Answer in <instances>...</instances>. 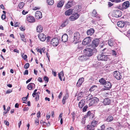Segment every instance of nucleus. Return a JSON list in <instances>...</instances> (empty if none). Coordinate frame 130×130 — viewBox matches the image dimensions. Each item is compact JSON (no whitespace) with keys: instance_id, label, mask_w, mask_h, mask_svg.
Listing matches in <instances>:
<instances>
[{"instance_id":"f257e3e1","label":"nucleus","mask_w":130,"mask_h":130,"mask_svg":"<svg viewBox=\"0 0 130 130\" xmlns=\"http://www.w3.org/2000/svg\"><path fill=\"white\" fill-rule=\"evenodd\" d=\"M96 48L91 49L90 48H87L84 50V53L86 56L90 57L92 56L94 52H96Z\"/></svg>"},{"instance_id":"f03ea898","label":"nucleus","mask_w":130,"mask_h":130,"mask_svg":"<svg viewBox=\"0 0 130 130\" xmlns=\"http://www.w3.org/2000/svg\"><path fill=\"white\" fill-rule=\"evenodd\" d=\"M104 53L99 54L97 56V59L99 60L106 61L110 59V55H106Z\"/></svg>"},{"instance_id":"7ed1b4c3","label":"nucleus","mask_w":130,"mask_h":130,"mask_svg":"<svg viewBox=\"0 0 130 130\" xmlns=\"http://www.w3.org/2000/svg\"><path fill=\"white\" fill-rule=\"evenodd\" d=\"M80 36L79 33L77 32H75L74 34L73 40L72 42L76 44L78 43L79 40Z\"/></svg>"},{"instance_id":"20e7f679","label":"nucleus","mask_w":130,"mask_h":130,"mask_svg":"<svg viewBox=\"0 0 130 130\" xmlns=\"http://www.w3.org/2000/svg\"><path fill=\"white\" fill-rule=\"evenodd\" d=\"M80 15L76 12H73L72 15L69 18V19L71 21H74L77 19L79 17Z\"/></svg>"},{"instance_id":"39448f33","label":"nucleus","mask_w":130,"mask_h":130,"mask_svg":"<svg viewBox=\"0 0 130 130\" xmlns=\"http://www.w3.org/2000/svg\"><path fill=\"white\" fill-rule=\"evenodd\" d=\"M59 40L57 38H54L52 39L50 42L51 44L54 47L56 46L58 44Z\"/></svg>"},{"instance_id":"423d86ee","label":"nucleus","mask_w":130,"mask_h":130,"mask_svg":"<svg viewBox=\"0 0 130 130\" xmlns=\"http://www.w3.org/2000/svg\"><path fill=\"white\" fill-rule=\"evenodd\" d=\"M114 77L118 80L121 79L122 77L121 74L118 71H116L113 73Z\"/></svg>"},{"instance_id":"0eeeda50","label":"nucleus","mask_w":130,"mask_h":130,"mask_svg":"<svg viewBox=\"0 0 130 130\" xmlns=\"http://www.w3.org/2000/svg\"><path fill=\"white\" fill-rule=\"evenodd\" d=\"M113 15L116 18H119L121 17L122 15V13L119 10H114L113 13Z\"/></svg>"},{"instance_id":"6e6552de","label":"nucleus","mask_w":130,"mask_h":130,"mask_svg":"<svg viewBox=\"0 0 130 130\" xmlns=\"http://www.w3.org/2000/svg\"><path fill=\"white\" fill-rule=\"evenodd\" d=\"M91 100L89 104V105L91 106L96 104L99 101L98 98L95 97H93Z\"/></svg>"},{"instance_id":"1a4fd4ad","label":"nucleus","mask_w":130,"mask_h":130,"mask_svg":"<svg viewBox=\"0 0 130 130\" xmlns=\"http://www.w3.org/2000/svg\"><path fill=\"white\" fill-rule=\"evenodd\" d=\"M91 41L90 37L85 38L83 41L82 44L84 45H86L89 44Z\"/></svg>"},{"instance_id":"9d476101","label":"nucleus","mask_w":130,"mask_h":130,"mask_svg":"<svg viewBox=\"0 0 130 130\" xmlns=\"http://www.w3.org/2000/svg\"><path fill=\"white\" fill-rule=\"evenodd\" d=\"M99 40L98 39L93 40L92 42V46L93 47H96L99 44Z\"/></svg>"},{"instance_id":"9b49d317","label":"nucleus","mask_w":130,"mask_h":130,"mask_svg":"<svg viewBox=\"0 0 130 130\" xmlns=\"http://www.w3.org/2000/svg\"><path fill=\"white\" fill-rule=\"evenodd\" d=\"M38 37L41 41H44L46 40V36L43 33H40L38 35Z\"/></svg>"},{"instance_id":"f8f14e48","label":"nucleus","mask_w":130,"mask_h":130,"mask_svg":"<svg viewBox=\"0 0 130 130\" xmlns=\"http://www.w3.org/2000/svg\"><path fill=\"white\" fill-rule=\"evenodd\" d=\"M26 18L27 20L30 23H33L35 21V19L32 16L27 15V16Z\"/></svg>"},{"instance_id":"ddd939ff","label":"nucleus","mask_w":130,"mask_h":130,"mask_svg":"<svg viewBox=\"0 0 130 130\" xmlns=\"http://www.w3.org/2000/svg\"><path fill=\"white\" fill-rule=\"evenodd\" d=\"M35 17L36 19H40L42 17L41 13L40 11H37L35 13Z\"/></svg>"},{"instance_id":"4468645a","label":"nucleus","mask_w":130,"mask_h":130,"mask_svg":"<svg viewBox=\"0 0 130 130\" xmlns=\"http://www.w3.org/2000/svg\"><path fill=\"white\" fill-rule=\"evenodd\" d=\"M117 25L119 27L122 28L125 26V24L123 21H120L117 23Z\"/></svg>"},{"instance_id":"2eb2a0df","label":"nucleus","mask_w":130,"mask_h":130,"mask_svg":"<svg viewBox=\"0 0 130 130\" xmlns=\"http://www.w3.org/2000/svg\"><path fill=\"white\" fill-rule=\"evenodd\" d=\"M35 87V85L33 83H31L29 84L27 86V88L29 90H31Z\"/></svg>"},{"instance_id":"dca6fc26","label":"nucleus","mask_w":130,"mask_h":130,"mask_svg":"<svg viewBox=\"0 0 130 130\" xmlns=\"http://www.w3.org/2000/svg\"><path fill=\"white\" fill-rule=\"evenodd\" d=\"M68 37L66 34H63L62 37V40L64 42L67 41L68 40Z\"/></svg>"},{"instance_id":"f3484780","label":"nucleus","mask_w":130,"mask_h":130,"mask_svg":"<svg viewBox=\"0 0 130 130\" xmlns=\"http://www.w3.org/2000/svg\"><path fill=\"white\" fill-rule=\"evenodd\" d=\"M84 80V79L83 77L79 78L76 84L77 86L79 87L83 82Z\"/></svg>"},{"instance_id":"a211bd4d","label":"nucleus","mask_w":130,"mask_h":130,"mask_svg":"<svg viewBox=\"0 0 130 130\" xmlns=\"http://www.w3.org/2000/svg\"><path fill=\"white\" fill-rule=\"evenodd\" d=\"M104 87L107 88V89L111 88L112 85L111 83L109 82H106L104 84Z\"/></svg>"},{"instance_id":"6ab92c4d","label":"nucleus","mask_w":130,"mask_h":130,"mask_svg":"<svg viewBox=\"0 0 130 130\" xmlns=\"http://www.w3.org/2000/svg\"><path fill=\"white\" fill-rule=\"evenodd\" d=\"M74 10L72 9H69L67 11H66L65 12V14L66 15H69L73 13Z\"/></svg>"},{"instance_id":"aec40b11","label":"nucleus","mask_w":130,"mask_h":130,"mask_svg":"<svg viewBox=\"0 0 130 130\" xmlns=\"http://www.w3.org/2000/svg\"><path fill=\"white\" fill-rule=\"evenodd\" d=\"M129 2L128 1H125L123 4V8H127L129 7Z\"/></svg>"},{"instance_id":"412c9836","label":"nucleus","mask_w":130,"mask_h":130,"mask_svg":"<svg viewBox=\"0 0 130 130\" xmlns=\"http://www.w3.org/2000/svg\"><path fill=\"white\" fill-rule=\"evenodd\" d=\"M94 32V30L93 28H91L87 30V33L88 35L91 36Z\"/></svg>"},{"instance_id":"4be33fe9","label":"nucleus","mask_w":130,"mask_h":130,"mask_svg":"<svg viewBox=\"0 0 130 130\" xmlns=\"http://www.w3.org/2000/svg\"><path fill=\"white\" fill-rule=\"evenodd\" d=\"M110 100L108 98L104 99L103 101V103L105 105L109 104L110 103Z\"/></svg>"},{"instance_id":"5701e85b","label":"nucleus","mask_w":130,"mask_h":130,"mask_svg":"<svg viewBox=\"0 0 130 130\" xmlns=\"http://www.w3.org/2000/svg\"><path fill=\"white\" fill-rule=\"evenodd\" d=\"M87 56L84 55L79 56L78 59L81 61H83L86 60L87 59Z\"/></svg>"},{"instance_id":"b1692460","label":"nucleus","mask_w":130,"mask_h":130,"mask_svg":"<svg viewBox=\"0 0 130 130\" xmlns=\"http://www.w3.org/2000/svg\"><path fill=\"white\" fill-rule=\"evenodd\" d=\"M73 1H70L68 2V3L66 5V8H69L73 5Z\"/></svg>"},{"instance_id":"393cba45","label":"nucleus","mask_w":130,"mask_h":130,"mask_svg":"<svg viewBox=\"0 0 130 130\" xmlns=\"http://www.w3.org/2000/svg\"><path fill=\"white\" fill-rule=\"evenodd\" d=\"M85 101L84 100H82L79 103V107L82 108L85 105Z\"/></svg>"},{"instance_id":"a878e982","label":"nucleus","mask_w":130,"mask_h":130,"mask_svg":"<svg viewBox=\"0 0 130 130\" xmlns=\"http://www.w3.org/2000/svg\"><path fill=\"white\" fill-rule=\"evenodd\" d=\"M36 29L37 32H41L42 31L43 28L41 25H39L37 26Z\"/></svg>"},{"instance_id":"bb28decb","label":"nucleus","mask_w":130,"mask_h":130,"mask_svg":"<svg viewBox=\"0 0 130 130\" xmlns=\"http://www.w3.org/2000/svg\"><path fill=\"white\" fill-rule=\"evenodd\" d=\"M64 4V2L62 1H60L57 5V7L61 8L62 6Z\"/></svg>"},{"instance_id":"cd10ccee","label":"nucleus","mask_w":130,"mask_h":130,"mask_svg":"<svg viewBox=\"0 0 130 130\" xmlns=\"http://www.w3.org/2000/svg\"><path fill=\"white\" fill-rule=\"evenodd\" d=\"M98 15L95 9H94L92 12L91 15L94 17H96Z\"/></svg>"},{"instance_id":"c85d7f7f","label":"nucleus","mask_w":130,"mask_h":130,"mask_svg":"<svg viewBox=\"0 0 130 130\" xmlns=\"http://www.w3.org/2000/svg\"><path fill=\"white\" fill-rule=\"evenodd\" d=\"M64 75V74L63 71H61L60 73H58L59 77L60 80H62V78L61 76L63 77Z\"/></svg>"},{"instance_id":"c756f323","label":"nucleus","mask_w":130,"mask_h":130,"mask_svg":"<svg viewBox=\"0 0 130 130\" xmlns=\"http://www.w3.org/2000/svg\"><path fill=\"white\" fill-rule=\"evenodd\" d=\"M113 119L112 116H108L106 119V120L107 122H110L112 121Z\"/></svg>"},{"instance_id":"7c9ffc66","label":"nucleus","mask_w":130,"mask_h":130,"mask_svg":"<svg viewBox=\"0 0 130 130\" xmlns=\"http://www.w3.org/2000/svg\"><path fill=\"white\" fill-rule=\"evenodd\" d=\"M98 122L95 120L93 121L92 122L91 124V126H92L93 127L96 126Z\"/></svg>"},{"instance_id":"2f4dec72","label":"nucleus","mask_w":130,"mask_h":130,"mask_svg":"<svg viewBox=\"0 0 130 130\" xmlns=\"http://www.w3.org/2000/svg\"><path fill=\"white\" fill-rule=\"evenodd\" d=\"M108 44L109 45L111 46H112L114 44V42L111 39L109 40L108 41Z\"/></svg>"},{"instance_id":"473e14b6","label":"nucleus","mask_w":130,"mask_h":130,"mask_svg":"<svg viewBox=\"0 0 130 130\" xmlns=\"http://www.w3.org/2000/svg\"><path fill=\"white\" fill-rule=\"evenodd\" d=\"M97 87L96 86L93 85L89 89V90L90 91H93L96 89L97 88Z\"/></svg>"},{"instance_id":"72a5a7b5","label":"nucleus","mask_w":130,"mask_h":130,"mask_svg":"<svg viewBox=\"0 0 130 130\" xmlns=\"http://www.w3.org/2000/svg\"><path fill=\"white\" fill-rule=\"evenodd\" d=\"M99 81L102 84H104L106 82L105 80L103 78L100 79Z\"/></svg>"},{"instance_id":"f704fd0d","label":"nucleus","mask_w":130,"mask_h":130,"mask_svg":"<svg viewBox=\"0 0 130 130\" xmlns=\"http://www.w3.org/2000/svg\"><path fill=\"white\" fill-rule=\"evenodd\" d=\"M47 1L48 4L50 5H52L54 3L53 0H47Z\"/></svg>"},{"instance_id":"c9c22d12","label":"nucleus","mask_w":130,"mask_h":130,"mask_svg":"<svg viewBox=\"0 0 130 130\" xmlns=\"http://www.w3.org/2000/svg\"><path fill=\"white\" fill-rule=\"evenodd\" d=\"M87 117L88 116L92 117V118H93V113H91L90 111H88L87 114Z\"/></svg>"},{"instance_id":"e433bc0d","label":"nucleus","mask_w":130,"mask_h":130,"mask_svg":"<svg viewBox=\"0 0 130 130\" xmlns=\"http://www.w3.org/2000/svg\"><path fill=\"white\" fill-rule=\"evenodd\" d=\"M25 5L23 2H21L19 4L18 6L19 8H22Z\"/></svg>"},{"instance_id":"4c0bfd02","label":"nucleus","mask_w":130,"mask_h":130,"mask_svg":"<svg viewBox=\"0 0 130 130\" xmlns=\"http://www.w3.org/2000/svg\"><path fill=\"white\" fill-rule=\"evenodd\" d=\"M93 96L91 94H89L87 96V100H92V98H93Z\"/></svg>"},{"instance_id":"58836bf2","label":"nucleus","mask_w":130,"mask_h":130,"mask_svg":"<svg viewBox=\"0 0 130 130\" xmlns=\"http://www.w3.org/2000/svg\"><path fill=\"white\" fill-rule=\"evenodd\" d=\"M20 36L21 38V39L22 40L25 42H26V39H24L25 37L24 36L23 34H21L20 35Z\"/></svg>"},{"instance_id":"ea45409f","label":"nucleus","mask_w":130,"mask_h":130,"mask_svg":"<svg viewBox=\"0 0 130 130\" xmlns=\"http://www.w3.org/2000/svg\"><path fill=\"white\" fill-rule=\"evenodd\" d=\"M67 24V23L66 21H64L63 22L62 24L60 26L62 27L65 26Z\"/></svg>"},{"instance_id":"a19ab883","label":"nucleus","mask_w":130,"mask_h":130,"mask_svg":"<svg viewBox=\"0 0 130 130\" xmlns=\"http://www.w3.org/2000/svg\"><path fill=\"white\" fill-rule=\"evenodd\" d=\"M110 1L112 2H115L116 3H118L121 2V0H110Z\"/></svg>"},{"instance_id":"79ce46f5","label":"nucleus","mask_w":130,"mask_h":130,"mask_svg":"<svg viewBox=\"0 0 130 130\" xmlns=\"http://www.w3.org/2000/svg\"><path fill=\"white\" fill-rule=\"evenodd\" d=\"M67 99V97L66 96H64L62 100V103L63 104H64L65 103L66 100Z\"/></svg>"},{"instance_id":"37998d69","label":"nucleus","mask_w":130,"mask_h":130,"mask_svg":"<svg viewBox=\"0 0 130 130\" xmlns=\"http://www.w3.org/2000/svg\"><path fill=\"white\" fill-rule=\"evenodd\" d=\"M43 79L44 81L46 82V83H47L48 82L49 79L46 76H44Z\"/></svg>"},{"instance_id":"c03bdc74","label":"nucleus","mask_w":130,"mask_h":130,"mask_svg":"<svg viewBox=\"0 0 130 130\" xmlns=\"http://www.w3.org/2000/svg\"><path fill=\"white\" fill-rule=\"evenodd\" d=\"M29 64L28 63L25 64L24 66V68L25 69H27L29 67Z\"/></svg>"},{"instance_id":"a18cd8bd","label":"nucleus","mask_w":130,"mask_h":130,"mask_svg":"<svg viewBox=\"0 0 130 130\" xmlns=\"http://www.w3.org/2000/svg\"><path fill=\"white\" fill-rule=\"evenodd\" d=\"M104 126L102 125L98 129V130H104Z\"/></svg>"},{"instance_id":"49530a36","label":"nucleus","mask_w":130,"mask_h":130,"mask_svg":"<svg viewBox=\"0 0 130 130\" xmlns=\"http://www.w3.org/2000/svg\"><path fill=\"white\" fill-rule=\"evenodd\" d=\"M28 10H23L22 12V14L23 15H25L28 13Z\"/></svg>"},{"instance_id":"de8ad7c7","label":"nucleus","mask_w":130,"mask_h":130,"mask_svg":"<svg viewBox=\"0 0 130 130\" xmlns=\"http://www.w3.org/2000/svg\"><path fill=\"white\" fill-rule=\"evenodd\" d=\"M111 53H112V55L115 56L117 55L116 52L114 50H112L111 51Z\"/></svg>"},{"instance_id":"09e8293b","label":"nucleus","mask_w":130,"mask_h":130,"mask_svg":"<svg viewBox=\"0 0 130 130\" xmlns=\"http://www.w3.org/2000/svg\"><path fill=\"white\" fill-rule=\"evenodd\" d=\"M92 127L91 125H88L87 126V130H90L91 129Z\"/></svg>"},{"instance_id":"8fccbe9b","label":"nucleus","mask_w":130,"mask_h":130,"mask_svg":"<svg viewBox=\"0 0 130 130\" xmlns=\"http://www.w3.org/2000/svg\"><path fill=\"white\" fill-rule=\"evenodd\" d=\"M88 107V106L87 105L85 106L83 109V111L84 112L86 111Z\"/></svg>"},{"instance_id":"3c124183","label":"nucleus","mask_w":130,"mask_h":130,"mask_svg":"<svg viewBox=\"0 0 130 130\" xmlns=\"http://www.w3.org/2000/svg\"><path fill=\"white\" fill-rule=\"evenodd\" d=\"M12 91V89L10 90L9 89L7 90L6 92V94H9Z\"/></svg>"},{"instance_id":"603ef678","label":"nucleus","mask_w":130,"mask_h":130,"mask_svg":"<svg viewBox=\"0 0 130 130\" xmlns=\"http://www.w3.org/2000/svg\"><path fill=\"white\" fill-rule=\"evenodd\" d=\"M6 15L4 14H2L1 16V18L3 20H4L6 18Z\"/></svg>"},{"instance_id":"864d4df0","label":"nucleus","mask_w":130,"mask_h":130,"mask_svg":"<svg viewBox=\"0 0 130 130\" xmlns=\"http://www.w3.org/2000/svg\"><path fill=\"white\" fill-rule=\"evenodd\" d=\"M37 117L39 118L41 117V113L40 111H39L37 113Z\"/></svg>"},{"instance_id":"5fc2aeb1","label":"nucleus","mask_w":130,"mask_h":130,"mask_svg":"<svg viewBox=\"0 0 130 130\" xmlns=\"http://www.w3.org/2000/svg\"><path fill=\"white\" fill-rule=\"evenodd\" d=\"M108 5L109 7H111L113 5V4L111 2H108Z\"/></svg>"},{"instance_id":"6e6d98bb","label":"nucleus","mask_w":130,"mask_h":130,"mask_svg":"<svg viewBox=\"0 0 130 130\" xmlns=\"http://www.w3.org/2000/svg\"><path fill=\"white\" fill-rule=\"evenodd\" d=\"M39 120L38 119L35 120V123L36 125H38L39 124Z\"/></svg>"},{"instance_id":"4d7b16f0","label":"nucleus","mask_w":130,"mask_h":130,"mask_svg":"<svg viewBox=\"0 0 130 130\" xmlns=\"http://www.w3.org/2000/svg\"><path fill=\"white\" fill-rule=\"evenodd\" d=\"M4 123L5 125H7L8 126H9V123L8 121L6 120H5L4 121Z\"/></svg>"},{"instance_id":"13d9d810","label":"nucleus","mask_w":130,"mask_h":130,"mask_svg":"<svg viewBox=\"0 0 130 130\" xmlns=\"http://www.w3.org/2000/svg\"><path fill=\"white\" fill-rule=\"evenodd\" d=\"M28 70H25V71L24 73V75H28Z\"/></svg>"},{"instance_id":"bf43d9fd","label":"nucleus","mask_w":130,"mask_h":130,"mask_svg":"<svg viewBox=\"0 0 130 130\" xmlns=\"http://www.w3.org/2000/svg\"><path fill=\"white\" fill-rule=\"evenodd\" d=\"M39 93V92H36L34 94H33V93L32 94V95L33 97H35V96H37V95H39L38 94Z\"/></svg>"},{"instance_id":"052dcab7","label":"nucleus","mask_w":130,"mask_h":130,"mask_svg":"<svg viewBox=\"0 0 130 130\" xmlns=\"http://www.w3.org/2000/svg\"><path fill=\"white\" fill-rule=\"evenodd\" d=\"M22 57L24 60H25L27 58V56L26 55H25L24 56L22 55Z\"/></svg>"},{"instance_id":"680f3d73","label":"nucleus","mask_w":130,"mask_h":130,"mask_svg":"<svg viewBox=\"0 0 130 130\" xmlns=\"http://www.w3.org/2000/svg\"><path fill=\"white\" fill-rule=\"evenodd\" d=\"M29 109L28 107H24L23 109V110L24 111H27Z\"/></svg>"},{"instance_id":"e2e57ef3","label":"nucleus","mask_w":130,"mask_h":130,"mask_svg":"<svg viewBox=\"0 0 130 130\" xmlns=\"http://www.w3.org/2000/svg\"><path fill=\"white\" fill-rule=\"evenodd\" d=\"M39 99V95H37L36 96L35 98V100L36 101H38Z\"/></svg>"},{"instance_id":"0e129e2a","label":"nucleus","mask_w":130,"mask_h":130,"mask_svg":"<svg viewBox=\"0 0 130 130\" xmlns=\"http://www.w3.org/2000/svg\"><path fill=\"white\" fill-rule=\"evenodd\" d=\"M32 79V78H30L29 79H28V80H27L26 81V83L27 84L29 82H30L31 81V80Z\"/></svg>"},{"instance_id":"69168bd1","label":"nucleus","mask_w":130,"mask_h":130,"mask_svg":"<svg viewBox=\"0 0 130 130\" xmlns=\"http://www.w3.org/2000/svg\"><path fill=\"white\" fill-rule=\"evenodd\" d=\"M52 73L53 75L55 76H56V73L55 72H54L53 71H52Z\"/></svg>"},{"instance_id":"338daca9","label":"nucleus","mask_w":130,"mask_h":130,"mask_svg":"<svg viewBox=\"0 0 130 130\" xmlns=\"http://www.w3.org/2000/svg\"><path fill=\"white\" fill-rule=\"evenodd\" d=\"M38 81L40 82H42V80L41 78L39 77L38 79Z\"/></svg>"},{"instance_id":"774afa93","label":"nucleus","mask_w":130,"mask_h":130,"mask_svg":"<svg viewBox=\"0 0 130 130\" xmlns=\"http://www.w3.org/2000/svg\"><path fill=\"white\" fill-rule=\"evenodd\" d=\"M106 130H114L113 128H111V127H109L108 128H107L106 129Z\"/></svg>"}]
</instances>
